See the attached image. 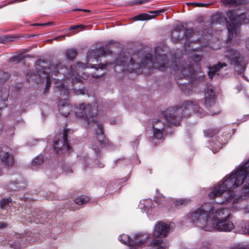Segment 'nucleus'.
Wrapping results in <instances>:
<instances>
[{
  "mask_svg": "<svg viewBox=\"0 0 249 249\" xmlns=\"http://www.w3.org/2000/svg\"><path fill=\"white\" fill-rule=\"evenodd\" d=\"M87 65L86 66L82 62H78L76 66H71L70 70L67 73L68 69L64 65H62L60 62L53 63L51 68H44L42 71L38 72L37 75H33L32 80L38 84L45 79L46 80L47 90L52 82L54 85V89L61 96L65 97L63 100H60L58 103V110L64 116L67 117L72 111V107L66 98L69 94V84L73 86L75 83L81 82V79H86L88 76L83 72V70L87 67L93 68L96 70L99 69L103 70L110 64H101L99 58L89 56L87 59Z\"/></svg>",
  "mask_w": 249,
  "mask_h": 249,
  "instance_id": "obj_1",
  "label": "nucleus"
},
{
  "mask_svg": "<svg viewBox=\"0 0 249 249\" xmlns=\"http://www.w3.org/2000/svg\"><path fill=\"white\" fill-rule=\"evenodd\" d=\"M242 184H244L242 194L249 195V160L214 186L208 197L212 199L220 198L221 200L215 201L217 204L235 203L240 199L235 193Z\"/></svg>",
  "mask_w": 249,
  "mask_h": 249,
  "instance_id": "obj_2",
  "label": "nucleus"
},
{
  "mask_svg": "<svg viewBox=\"0 0 249 249\" xmlns=\"http://www.w3.org/2000/svg\"><path fill=\"white\" fill-rule=\"evenodd\" d=\"M231 214L229 209L207 202L191 213L190 221L206 231H230L234 228L233 223L229 220Z\"/></svg>",
  "mask_w": 249,
  "mask_h": 249,
  "instance_id": "obj_3",
  "label": "nucleus"
},
{
  "mask_svg": "<svg viewBox=\"0 0 249 249\" xmlns=\"http://www.w3.org/2000/svg\"><path fill=\"white\" fill-rule=\"evenodd\" d=\"M155 61L152 60V55L150 53H147L140 64L133 62V60L138 57L136 54H132L130 58V55L127 53H121L116 58V61L111 64L114 65L116 71H127L135 72L140 74L142 71L143 66L152 67L154 69L163 71L168 67L167 57L163 53V50L160 47H158L155 49Z\"/></svg>",
  "mask_w": 249,
  "mask_h": 249,
  "instance_id": "obj_4",
  "label": "nucleus"
},
{
  "mask_svg": "<svg viewBox=\"0 0 249 249\" xmlns=\"http://www.w3.org/2000/svg\"><path fill=\"white\" fill-rule=\"evenodd\" d=\"M97 102L93 105L82 103L74 108V112L77 117L84 119L88 124L93 123V126L96 127V137L92 141V148L97 153L105 145V137L103 135V128L101 123L96 120L98 111Z\"/></svg>",
  "mask_w": 249,
  "mask_h": 249,
  "instance_id": "obj_5",
  "label": "nucleus"
},
{
  "mask_svg": "<svg viewBox=\"0 0 249 249\" xmlns=\"http://www.w3.org/2000/svg\"><path fill=\"white\" fill-rule=\"evenodd\" d=\"M192 111L199 117H203L205 115V112L199 107L196 101H185L181 107L168 108L163 111L162 114L170 124L178 126L181 116H185Z\"/></svg>",
  "mask_w": 249,
  "mask_h": 249,
  "instance_id": "obj_6",
  "label": "nucleus"
},
{
  "mask_svg": "<svg viewBox=\"0 0 249 249\" xmlns=\"http://www.w3.org/2000/svg\"><path fill=\"white\" fill-rule=\"evenodd\" d=\"M247 13H241L238 15L235 11L229 10L226 15L229 19L227 22V26L229 35L228 40H230L233 36V34L238 35L239 32V24L249 22V16L247 17Z\"/></svg>",
  "mask_w": 249,
  "mask_h": 249,
  "instance_id": "obj_7",
  "label": "nucleus"
},
{
  "mask_svg": "<svg viewBox=\"0 0 249 249\" xmlns=\"http://www.w3.org/2000/svg\"><path fill=\"white\" fill-rule=\"evenodd\" d=\"M177 62L176 61L171 64L170 67L175 71L177 77H179L180 79L185 78L189 79L190 77L193 78L194 74V69L190 64V62H182L181 66L177 65Z\"/></svg>",
  "mask_w": 249,
  "mask_h": 249,
  "instance_id": "obj_8",
  "label": "nucleus"
},
{
  "mask_svg": "<svg viewBox=\"0 0 249 249\" xmlns=\"http://www.w3.org/2000/svg\"><path fill=\"white\" fill-rule=\"evenodd\" d=\"M224 55L231 64L235 65L238 69L240 68L239 73L242 74L244 73L246 66V63L244 61L243 57L240 53L234 49H228L224 52Z\"/></svg>",
  "mask_w": 249,
  "mask_h": 249,
  "instance_id": "obj_9",
  "label": "nucleus"
},
{
  "mask_svg": "<svg viewBox=\"0 0 249 249\" xmlns=\"http://www.w3.org/2000/svg\"><path fill=\"white\" fill-rule=\"evenodd\" d=\"M149 235L146 233H137L133 239L126 234H123L119 237V240L122 243L131 247L142 246L148 239Z\"/></svg>",
  "mask_w": 249,
  "mask_h": 249,
  "instance_id": "obj_10",
  "label": "nucleus"
},
{
  "mask_svg": "<svg viewBox=\"0 0 249 249\" xmlns=\"http://www.w3.org/2000/svg\"><path fill=\"white\" fill-rule=\"evenodd\" d=\"M67 130L64 129L62 133H59L56 135L54 139L53 147L55 152L58 153L59 152L70 150L71 147L67 143Z\"/></svg>",
  "mask_w": 249,
  "mask_h": 249,
  "instance_id": "obj_11",
  "label": "nucleus"
},
{
  "mask_svg": "<svg viewBox=\"0 0 249 249\" xmlns=\"http://www.w3.org/2000/svg\"><path fill=\"white\" fill-rule=\"evenodd\" d=\"M173 224L162 221L158 222L155 225L153 236L154 237L163 238L167 236L172 229Z\"/></svg>",
  "mask_w": 249,
  "mask_h": 249,
  "instance_id": "obj_12",
  "label": "nucleus"
},
{
  "mask_svg": "<svg viewBox=\"0 0 249 249\" xmlns=\"http://www.w3.org/2000/svg\"><path fill=\"white\" fill-rule=\"evenodd\" d=\"M153 135L157 139H160L162 137L163 132L165 124L161 120L154 119L152 122Z\"/></svg>",
  "mask_w": 249,
  "mask_h": 249,
  "instance_id": "obj_13",
  "label": "nucleus"
},
{
  "mask_svg": "<svg viewBox=\"0 0 249 249\" xmlns=\"http://www.w3.org/2000/svg\"><path fill=\"white\" fill-rule=\"evenodd\" d=\"M0 158L1 161L8 166L12 165L14 162L11 149L7 147L2 148L0 153Z\"/></svg>",
  "mask_w": 249,
  "mask_h": 249,
  "instance_id": "obj_14",
  "label": "nucleus"
},
{
  "mask_svg": "<svg viewBox=\"0 0 249 249\" xmlns=\"http://www.w3.org/2000/svg\"><path fill=\"white\" fill-rule=\"evenodd\" d=\"M205 104L206 107H212L214 104V93L213 91V87L211 85L207 87L204 94Z\"/></svg>",
  "mask_w": 249,
  "mask_h": 249,
  "instance_id": "obj_15",
  "label": "nucleus"
},
{
  "mask_svg": "<svg viewBox=\"0 0 249 249\" xmlns=\"http://www.w3.org/2000/svg\"><path fill=\"white\" fill-rule=\"evenodd\" d=\"M164 10L161 9L158 10H154L150 11V14L146 13H142L134 17L135 20H148L155 18L157 16L159 15L161 13L163 12Z\"/></svg>",
  "mask_w": 249,
  "mask_h": 249,
  "instance_id": "obj_16",
  "label": "nucleus"
},
{
  "mask_svg": "<svg viewBox=\"0 0 249 249\" xmlns=\"http://www.w3.org/2000/svg\"><path fill=\"white\" fill-rule=\"evenodd\" d=\"M184 30L183 25H177L172 31L171 33V39L173 42H178L183 37L182 31Z\"/></svg>",
  "mask_w": 249,
  "mask_h": 249,
  "instance_id": "obj_17",
  "label": "nucleus"
},
{
  "mask_svg": "<svg viewBox=\"0 0 249 249\" xmlns=\"http://www.w3.org/2000/svg\"><path fill=\"white\" fill-rule=\"evenodd\" d=\"M151 246L155 249H166L168 246V243L166 240L159 239L153 240Z\"/></svg>",
  "mask_w": 249,
  "mask_h": 249,
  "instance_id": "obj_18",
  "label": "nucleus"
},
{
  "mask_svg": "<svg viewBox=\"0 0 249 249\" xmlns=\"http://www.w3.org/2000/svg\"><path fill=\"white\" fill-rule=\"evenodd\" d=\"M226 66L227 64L226 63L218 62L217 64L213 65L212 67H210L209 71H208V75L209 77L210 78H212L215 73L218 71L220 69Z\"/></svg>",
  "mask_w": 249,
  "mask_h": 249,
  "instance_id": "obj_19",
  "label": "nucleus"
},
{
  "mask_svg": "<svg viewBox=\"0 0 249 249\" xmlns=\"http://www.w3.org/2000/svg\"><path fill=\"white\" fill-rule=\"evenodd\" d=\"M178 84L181 90L186 95H189L191 92V85L190 83H180L179 81H178Z\"/></svg>",
  "mask_w": 249,
  "mask_h": 249,
  "instance_id": "obj_20",
  "label": "nucleus"
},
{
  "mask_svg": "<svg viewBox=\"0 0 249 249\" xmlns=\"http://www.w3.org/2000/svg\"><path fill=\"white\" fill-rule=\"evenodd\" d=\"M43 162V157L42 155H38L35 158L32 163V168L33 170L37 168V167Z\"/></svg>",
  "mask_w": 249,
  "mask_h": 249,
  "instance_id": "obj_21",
  "label": "nucleus"
},
{
  "mask_svg": "<svg viewBox=\"0 0 249 249\" xmlns=\"http://www.w3.org/2000/svg\"><path fill=\"white\" fill-rule=\"evenodd\" d=\"M190 200L188 198H182L177 200L174 202L175 206L176 208H180L188 204Z\"/></svg>",
  "mask_w": 249,
  "mask_h": 249,
  "instance_id": "obj_22",
  "label": "nucleus"
},
{
  "mask_svg": "<svg viewBox=\"0 0 249 249\" xmlns=\"http://www.w3.org/2000/svg\"><path fill=\"white\" fill-rule=\"evenodd\" d=\"M111 53V51L110 50H108L107 48L101 47L94 53V55L96 54L97 56H105Z\"/></svg>",
  "mask_w": 249,
  "mask_h": 249,
  "instance_id": "obj_23",
  "label": "nucleus"
},
{
  "mask_svg": "<svg viewBox=\"0 0 249 249\" xmlns=\"http://www.w3.org/2000/svg\"><path fill=\"white\" fill-rule=\"evenodd\" d=\"M77 54V50L75 49H69L66 51L67 58L71 60H73Z\"/></svg>",
  "mask_w": 249,
  "mask_h": 249,
  "instance_id": "obj_24",
  "label": "nucleus"
},
{
  "mask_svg": "<svg viewBox=\"0 0 249 249\" xmlns=\"http://www.w3.org/2000/svg\"><path fill=\"white\" fill-rule=\"evenodd\" d=\"M11 199L8 197L6 199H3L0 202V207L2 209H7L10 207Z\"/></svg>",
  "mask_w": 249,
  "mask_h": 249,
  "instance_id": "obj_25",
  "label": "nucleus"
},
{
  "mask_svg": "<svg viewBox=\"0 0 249 249\" xmlns=\"http://www.w3.org/2000/svg\"><path fill=\"white\" fill-rule=\"evenodd\" d=\"M89 201V197L85 196H81L75 199V202L78 205H82Z\"/></svg>",
  "mask_w": 249,
  "mask_h": 249,
  "instance_id": "obj_26",
  "label": "nucleus"
},
{
  "mask_svg": "<svg viewBox=\"0 0 249 249\" xmlns=\"http://www.w3.org/2000/svg\"><path fill=\"white\" fill-rule=\"evenodd\" d=\"M242 230L245 234H249V221L242 222Z\"/></svg>",
  "mask_w": 249,
  "mask_h": 249,
  "instance_id": "obj_27",
  "label": "nucleus"
},
{
  "mask_svg": "<svg viewBox=\"0 0 249 249\" xmlns=\"http://www.w3.org/2000/svg\"><path fill=\"white\" fill-rule=\"evenodd\" d=\"M217 132L218 131H217V130H213L211 129H208V130H205L204 131V135H205V136L209 137H213L214 135L217 133Z\"/></svg>",
  "mask_w": 249,
  "mask_h": 249,
  "instance_id": "obj_28",
  "label": "nucleus"
},
{
  "mask_svg": "<svg viewBox=\"0 0 249 249\" xmlns=\"http://www.w3.org/2000/svg\"><path fill=\"white\" fill-rule=\"evenodd\" d=\"M211 244L207 242L204 241L202 243L201 245H199L197 249H210Z\"/></svg>",
  "mask_w": 249,
  "mask_h": 249,
  "instance_id": "obj_29",
  "label": "nucleus"
},
{
  "mask_svg": "<svg viewBox=\"0 0 249 249\" xmlns=\"http://www.w3.org/2000/svg\"><path fill=\"white\" fill-rule=\"evenodd\" d=\"M193 34V31L192 29H187L184 31L183 35L186 39L191 38Z\"/></svg>",
  "mask_w": 249,
  "mask_h": 249,
  "instance_id": "obj_30",
  "label": "nucleus"
},
{
  "mask_svg": "<svg viewBox=\"0 0 249 249\" xmlns=\"http://www.w3.org/2000/svg\"><path fill=\"white\" fill-rule=\"evenodd\" d=\"M84 28H85L84 26H83L82 24L76 25H74V26L71 27L70 28V30L71 31V30H77L78 31H79L80 30H83V29H84Z\"/></svg>",
  "mask_w": 249,
  "mask_h": 249,
  "instance_id": "obj_31",
  "label": "nucleus"
},
{
  "mask_svg": "<svg viewBox=\"0 0 249 249\" xmlns=\"http://www.w3.org/2000/svg\"><path fill=\"white\" fill-rule=\"evenodd\" d=\"M10 189L12 190H18L20 191L23 189V186L20 187V186H15L14 184L11 183L9 186Z\"/></svg>",
  "mask_w": 249,
  "mask_h": 249,
  "instance_id": "obj_32",
  "label": "nucleus"
},
{
  "mask_svg": "<svg viewBox=\"0 0 249 249\" xmlns=\"http://www.w3.org/2000/svg\"><path fill=\"white\" fill-rule=\"evenodd\" d=\"M223 2L226 4H236L240 3L237 2V0H223Z\"/></svg>",
  "mask_w": 249,
  "mask_h": 249,
  "instance_id": "obj_33",
  "label": "nucleus"
},
{
  "mask_svg": "<svg viewBox=\"0 0 249 249\" xmlns=\"http://www.w3.org/2000/svg\"><path fill=\"white\" fill-rule=\"evenodd\" d=\"M192 60H194V61H199L201 59L200 57L196 54L192 55Z\"/></svg>",
  "mask_w": 249,
  "mask_h": 249,
  "instance_id": "obj_34",
  "label": "nucleus"
},
{
  "mask_svg": "<svg viewBox=\"0 0 249 249\" xmlns=\"http://www.w3.org/2000/svg\"><path fill=\"white\" fill-rule=\"evenodd\" d=\"M148 200H142V201L143 202V203H142V201H141L140 202V205L139 206L141 207V208L142 209H144V211L145 212L146 210L145 209V207H146V205L144 203L145 202H147Z\"/></svg>",
  "mask_w": 249,
  "mask_h": 249,
  "instance_id": "obj_35",
  "label": "nucleus"
},
{
  "mask_svg": "<svg viewBox=\"0 0 249 249\" xmlns=\"http://www.w3.org/2000/svg\"><path fill=\"white\" fill-rule=\"evenodd\" d=\"M77 94H84L85 93V89H80L75 91Z\"/></svg>",
  "mask_w": 249,
  "mask_h": 249,
  "instance_id": "obj_36",
  "label": "nucleus"
},
{
  "mask_svg": "<svg viewBox=\"0 0 249 249\" xmlns=\"http://www.w3.org/2000/svg\"><path fill=\"white\" fill-rule=\"evenodd\" d=\"M232 249H247V248L244 246L238 245L234 247Z\"/></svg>",
  "mask_w": 249,
  "mask_h": 249,
  "instance_id": "obj_37",
  "label": "nucleus"
},
{
  "mask_svg": "<svg viewBox=\"0 0 249 249\" xmlns=\"http://www.w3.org/2000/svg\"><path fill=\"white\" fill-rule=\"evenodd\" d=\"M186 4L187 5H196V6H200V5H202L201 3H193V2H188V3H187Z\"/></svg>",
  "mask_w": 249,
  "mask_h": 249,
  "instance_id": "obj_38",
  "label": "nucleus"
},
{
  "mask_svg": "<svg viewBox=\"0 0 249 249\" xmlns=\"http://www.w3.org/2000/svg\"><path fill=\"white\" fill-rule=\"evenodd\" d=\"M7 225L4 222H0V228L3 229L6 227Z\"/></svg>",
  "mask_w": 249,
  "mask_h": 249,
  "instance_id": "obj_39",
  "label": "nucleus"
},
{
  "mask_svg": "<svg viewBox=\"0 0 249 249\" xmlns=\"http://www.w3.org/2000/svg\"><path fill=\"white\" fill-rule=\"evenodd\" d=\"M148 0H139L137 2V3L138 4H143L144 3H145L146 2H147Z\"/></svg>",
  "mask_w": 249,
  "mask_h": 249,
  "instance_id": "obj_40",
  "label": "nucleus"
},
{
  "mask_svg": "<svg viewBox=\"0 0 249 249\" xmlns=\"http://www.w3.org/2000/svg\"><path fill=\"white\" fill-rule=\"evenodd\" d=\"M221 147V144L220 143H219V145L218 146V147L216 148V149L215 150V151H214V150H213V152H217Z\"/></svg>",
  "mask_w": 249,
  "mask_h": 249,
  "instance_id": "obj_41",
  "label": "nucleus"
},
{
  "mask_svg": "<svg viewBox=\"0 0 249 249\" xmlns=\"http://www.w3.org/2000/svg\"><path fill=\"white\" fill-rule=\"evenodd\" d=\"M236 89L238 90V92L240 91L242 89V87L241 86H237Z\"/></svg>",
  "mask_w": 249,
  "mask_h": 249,
  "instance_id": "obj_42",
  "label": "nucleus"
},
{
  "mask_svg": "<svg viewBox=\"0 0 249 249\" xmlns=\"http://www.w3.org/2000/svg\"><path fill=\"white\" fill-rule=\"evenodd\" d=\"M1 102L2 103L3 105L1 107H0V109H1L2 108H4V107H5V105H4L5 101L1 100Z\"/></svg>",
  "mask_w": 249,
  "mask_h": 249,
  "instance_id": "obj_43",
  "label": "nucleus"
},
{
  "mask_svg": "<svg viewBox=\"0 0 249 249\" xmlns=\"http://www.w3.org/2000/svg\"><path fill=\"white\" fill-rule=\"evenodd\" d=\"M155 201H156V203H158V204H161V203H160V202L158 201V200L157 198H156Z\"/></svg>",
  "mask_w": 249,
  "mask_h": 249,
  "instance_id": "obj_44",
  "label": "nucleus"
},
{
  "mask_svg": "<svg viewBox=\"0 0 249 249\" xmlns=\"http://www.w3.org/2000/svg\"><path fill=\"white\" fill-rule=\"evenodd\" d=\"M247 47L249 50V42L247 43Z\"/></svg>",
  "mask_w": 249,
  "mask_h": 249,
  "instance_id": "obj_45",
  "label": "nucleus"
},
{
  "mask_svg": "<svg viewBox=\"0 0 249 249\" xmlns=\"http://www.w3.org/2000/svg\"><path fill=\"white\" fill-rule=\"evenodd\" d=\"M28 75H29V74H28V75H27L26 79H27V81H30V80L29 79V78H28Z\"/></svg>",
  "mask_w": 249,
  "mask_h": 249,
  "instance_id": "obj_46",
  "label": "nucleus"
},
{
  "mask_svg": "<svg viewBox=\"0 0 249 249\" xmlns=\"http://www.w3.org/2000/svg\"><path fill=\"white\" fill-rule=\"evenodd\" d=\"M2 175L1 170L0 169V176Z\"/></svg>",
  "mask_w": 249,
  "mask_h": 249,
  "instance_id": "obj_47",
  "label": "nucleus"
},
{
  "mask_svg": "<svg viewBox=\"0 0 249 249\" xmlns=\"http://www.w3.org/2000/svg\"><path fill=\"white\" fill-rule=\"evenodd\" d=\"M60 37H56V38H55V39L57 40V39H58V38H60Z\"/></svg>",
  "mask_w": 249,
  "mask_h": 249,
  "instance_id": "obj_48",
  "label": "nucleus"
},
{
  "mask_svg": "<svg viewBox=\"0 0 249 249\" xmlns=\"http://www.w3.org/2000/svg\"><path fill=\"white\" fill-rule=\"evenodd\" d=\"M47 24H48V25L49 24L50 25V24H51V23H48L47 24H45L44 25H47Z\"/></svg>",
  "mask_w": 249,
  "mask_h": 249,
  "instance_id": "obj_49",
  "label": "nucleus"
},
{
  "mask_svg": "<svg viewBox=\"0 0 249 249\" xmlns=\"http://www.w3.org/2000/svg\"><path fill=\"white\" fill-rule=\"evenodd\" d=\"M92 77H95L96 76H95V75H93V74H92Z\"/></svg>",
  "mask_w": 249,
  "mask_h": 249,
  "instance_id": "obj_50",
  "label": "nucleus"
},
{
  "mask_svg": "<svg viewBox=\"0 0 249 249\" xmlns=\"http://www.w3.org/2000/svg\"><path fill=\"white\" fill-rule=\"evenodd\" d=\"M83 11H85V12L88 11V10H84Z\"/></svg>",
  "mask_w": 249,
  "mask_h": 249,
  "instance_id": "obj_51",
  "label": "nucleus"
},
{
  "mask_svg": "<svg viewBox=\"0 0 249 249\" xmlns=\"http://www.w3.org/2000/svg\"><path fill=\"white\" fill-rule=\"evenodd\" d=\"M70 172V173H71L72 172V169H71Z\"/></svg>",
  "mask_w": 249,
  "mask_h": 249,
  "instance_id": "obj_52",
  "label": "nucleus"
}]
</instances>
